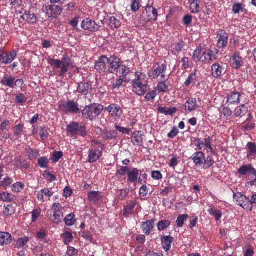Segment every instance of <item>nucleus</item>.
I'll use <instances>...</instances> for the list:
<instances>
[{
  "label": "nucleus",
  "instance_id": "a19ab883",
  "mask_svg": "<svg viewBox=\"0 0 256 256\" xmlns=\"http://www.w3.org/2000/svg\"><path fill=\"white\" fill-rule=\"evenodd\" d=\"M49 63L54 68H60L62 66V62L60 60L55 59H50Z\"/></svg>",
  "mask_w": 256,
  "mask_h": 256
},
{
  "label": "nucleus",
  "instance_id": "b1692460",
  "mask_svg": "<svg viewBox=\"0 0 256 256\" xmlns=\"http://www.w3.org/2000/svg\"><path fill=\"white\" fill-rule=\"evenodd\" d=\"M248 112V108L244 104L237 107L234 110V114L236 116L242 117Z\"/></svg>",
  "mask_w": 256,
  "mask_h": 256
},
{
  "label": "nucleus",
  "instance_id": "ddd939ff",
  "mask_svg": "<svg viewBox=\"0 0 256 256\" xmlns=\"http://www.w3.org/2000/svg\"><path fill=\"white\" fill-rule=\"evenodd\" d=\"M106 109L114 117H120L122 115V110L121 108L116 104H112Z\"/></svg>",
  "mask_w": 256,
  "mask_h": 256
},
{
  "label": "nucleus",
  "instance_id": "5fc2aeb1",
  "mask_svg": "<svg viewBox=\"0 0 256 256\" xmlns=\"http://www.w3.org/2000/svg\"><path fill=\"white\" fill-rule=\"evenodd\" d=\"M78 253V250L73 247H69L66 256H74Z\"/></svg>",
  "mask_w": 256,
  "mask_h": 256
},
{
  "label": "nucleus",
  "instance_id": "c03bdc74",
  "mask_svg": "<svg viewBox=\"0 0 256 256\" xmlns=\"http://www.w3.org/2000/svg\"><path fill=\"white\" fill-rule=\"evenodd\" d=\"M140 0H132L131 8L133 12L138 11L140 8Z\"/></svg>",
  "mask_w": 256,
  "mask_h": 256
},
{
  "label": "nucleus",
  "instance_id": "a878e982",
  "mask_svg": "<svg viewBox=\"0 0 256 256\" xmlns=\"http://www.w3.org/2000/svg\"><path fill=\"white\" fill-rule=\"evenodd\" d=\"M14 80L15 78L11 76H4L1 80V83L3 85H5L10 88H14Z\"/></svg>",
  "mask_w": 256,
  "mask_h": 256
},
{
  "label": "nucleus",
  "instance_id": "ea45409f",
  "mask_svg": "<svg viewBox=\"0 0 256 256\" xmlns=\"http://www.w3.org/2000/svg\"><path fill=\"white\" fill-rule=\"evenodd\" d=\"M233 64L236 66V68L239 67L242 65L241 58L237 53L234 54L232 58Z\"/></svg>",
  "mask_w": 256,
  "mask_h": 256
},
{
  "label": "nucleus",
  "instance_id": "aec40b11",
  "mask_svg": "<svg viewBox=\"0 0 256 256\" xmlns=\"http://www.w3.org/2000/svg\"><path fill=\"white\" fill-rule=\"evenodd\" d=\"M79 124L76 122H72L66 126V132L72 136L78 134V128Z\"/></svg>",
  "mask_w": 256,
  "mask_h": 256
},
{
  "label": "nucleus",
  "instance_id": "393cba45",
  "mask_svg": "<svg viewBox=\"0 0 256 256\" xmlns=\"http://www.w3.org/2000/svg\"><path fill=\"white\" fill-rule=\"evenodd\" d=\"M139 170L136 168H132V171L128 173V180L131 182H135L138 179Z\"/></svg>",
  "mask_w": 256,
  "mask_h": 256
},
{
  "label": "nucleus",
  "instance_id": "4c0bfd02",
  "mask_svg": "<svg viewBox=\"0 0 256 256\" xmlns=\"http://www.w3.org/2000/svg\"><path fill=\"white\" fill-rule=\"evenodd\" d=\"M110 25L111 26L112 28H118L120 26V21L117 20L114 16H111L110 18Z\"/></svg>",
  "mask_w": 256,
  "mask_h": 256
},
{
  "label": "nucleus",
  "instance_id": "bb28decb",
  "mask_svg": "<svg viewBox=\"0 0 256 256\" xmlns=\"http://www.w3.org/2000/svg\"><path fill=\"white\" fill-rule=\"evenodd\" d=\"M100 152L96 150H92L89 152L88 162L90 163H93L98 160L100 155Z\"/></svg>",
  "mask_w": 256,
  "mask_h": 256
},
{
  "label": "nucleus",
  "instance_id": "864d4df0",
  "mask_svg": "<svg viewBox=\"0 0 256 256\" xmlns=\"http://www.w3.org/2000/svg\"><path fill=\"white\" fill-rule=\"evenodd\" d=\"M23 130V126L19 124L16 126L14 130V134L15 136H20L21 132Z\"/></svg>",
  "mask_w": 256,
  "mask_h": 256
},
{
  "label": "nucleus",
  "instance_id": "de8ad7c7",
  "mask_svg": "<svg viewBox=\"0 0 256 256\" xmlns=\"http://www.w3.org/2000/svg\"><path fill=\"white\" fill-rule=\"evenodd\" d=\"M201 49L200 48H197L194 50L193 54V58L195 62H198L202 58V57L200 56L201 54Z\"/></svg>",
  "mask_w": 256,
  "mask_h": 256
},
{
  "label": "nucleus",
  "instance_id": "412c9836",
  "mask_svg": "<svg viewBox=\"0 0 256 256\" xmlns=\"http://www.w3.org/2000/svg\"><path fill=\"white\" fill-rule=\"evenodd\" d=\"M20 18L24 20L30 24H34L36 22V20L35 15L32 13H30V12H26Z\"/></svg>",
  "mask_w": 256,
  "mask_h": 256
},
{
  "label": "nucleus",
  "instance_id": "6e6552de",
  "mask_svg": "<svg viewBox=\"0 0 256 256\" xmlns=\"http://www.w3.org/2000/svg\"><path fill=\"white\" fill-rule=\"evenodd\" d=\"M108 64H109V68L108 69V71L110 73L114 74L116 73L118 67L120 64V59L115 56H111L110 58H108Z\"/></svg>",
  "mask_w": 256,
  "mask_h": 256
},
{
  "label": "nucleus",
  "instance_id": "9b49d317",
  "mask_svg": "<svg viewBox=\"0 0 256 256\" xmlns=\"http://www.w3.org/2000/svg\"><path fill=\"white\" fill-rule=\"evenodd\" d=\"M218 35L220 38L217 43L218 46L219 48H225L228 44V34L224 30H221L219 32Z\"/></svg>",
  "mask_w": 256,
  "mask_h": 256
},
{
  "label": "nucleus",
  "instance_id": "cd10ccee",
  "mask_svg": "<svg viewBox=\"0 0 256 256\" xmlns=\"http://www.w3.org/2000/svg\"><path fill=\"white\" fill-rule=\"evenodd\" d=\"M90 85L88 83L80 82L78 87L77 90L79 93H82L84 95L88 94Z\"/></svg>",
  "mask_w": 256,
  "mask_h": 256
},
{
  "label": "nucleus",
  "instance_id": "680f3d73",
  "mask_svg": "<svg viewBox=\"0 0 256 256\" xmlns=\"http://www.w3.org/2000/svg\"><path fill=\"white\" fill-rule=\"evenodd\" d=\"M124 82V78H118L117 79L115 82L113 83L112 88H119L120 86H122V84Z\"/></svg>",
  "mask_w": 256,
  "mask_h": 256
},
{
  "label": "nucleus",
  "instance_id": "58836bf2",
  "mask_svg": "<svg viewBox=\"0 0 256 256\" xmlns=\"http://www.w3.org/2000/svg\"><path fill=\"white\" fill-rule=\"evenodd\" d=\"M53 217L54 218L52 220L56 224H58L62 220L63 217V214L62 212H54Z\"/></svg>",
  "mask_w": 256,
  "mask_h": 256
},
{
  "label": "nucleus",
  "instance_id": "3c124183",
  "mask_svg": "<svg viewBox=\"0 0 256 256\" xmlns=\"http://www.w3.org/2000/svg\"><path fill=\"white\" fill-rule=\"evenodd\" d=\"M115 128H116V130H117L120 132L122 134H128L130 132V129L120 126L117 124L115 125Z\"/></svg>",
  "mask_w": 256,
  "mask_h": 256
},
{
  "label": "nucleus",
  "instance_id": "13d9d810",
  "mask_svg": "<svg viewBox=\"0 0 256 256\" xmlns=\"http://www.w3.org/2000/svg\"><path fill=\"white\" fill-rule=\"evenodd\" d=\"M28 238L26 237L19 238L17 244L18 247L24 246L28 242Z\"/></svg>",
  "mask_w": 256,
  "mask_h": 256
},
{
  "label": "nucleus",
  "instance_id": "20e7f679",
  "mask_svg": "<svg viewBox=\"0 0 256 256\" xmlns=\"http://www.w3.org/2000/svg\"><path fill=\"white\" fill-rule=\"evenodd\" d=\"M82 28L84 30L96 32L99 30L100 26L94 21L90 18H86L82 21Z\"/></svg>",
  "mask_w": 256,
  "mask_h": 256
},
{
  "label": "nucleus",
  "instance_id": "4468645a",
  "mask_svg": "<svg viewBox=\"0 0 256 256\" xmlns=\"http://www.w3.org/2000/svg\"><path fill=\"white\" fill-rule=\"evenodd\" d=\"M97 128L101 132L102 138L104 140L115 139L117 137V132L114 130H104L98 127Z\"/></svg>",
  "mask_w": 256,
  "mask_h": 256
},
{
  "label": "nucleus",
  "instance_id": "69168bd1",
  "mask_svg": "<svg viewBox=\"0 0 256 256\" xmlns=\"http://www.w3.org/2000/svg\"><path fill=\"white\" fill-rule=\"evenodd\" d=\"M44 176H46V178H47L50 182L54 181L56 178V177L52 174H50V172H45Z\"/></svg>",
  "mask_w": 256,
  "mask_h": 256
},
{
  "label": "nucleus",
  "instance_id": "c9c22d12",
  "mask_svg": "<svg viewBox=\"0 0 256 256\" xmlns=\"http://www.w3.org/2000/svg\"><path fill=\"white\" fill-rule=\"evenodd\" d=\"M188 218V215L186 214L180 215L176 221L178 227H182L184 222Z\"/></svg>",
  "mask_w": 256,
  "mask_h": 256
},
{
  "label": "nucleus",
  "instance_id": "8fccbe9b",
  "mask_svg": "<svg viewBox=\"0 0 256 256\" xmlns=\"http://www.w3.org/2000/svg\"><path fill=\"white\" fill-rule=\"evenodd\" d=\"M40 138L43 140L46 139L48 136V133L46 128L41 127L40 128Z\"/></svg>",
  "mask_w": 256,
  "mask_h": 256
},
{
  "label": "nucleus",
  "instance_id": "473e14b6",
  "mask_svg": "<svg viewBox=\"0 0 256 256\" xmlns=\"http://www.w3.org/2000/svg\"><path fill=\"white\" fill-rule=\"evenodd\" d=\"M0 199L4 201L10 202L14 200L16 197L14 195L6 192H3L0 194Z\"/></svg>",
  "mask_w": 256,
  "mask_h": 256
},
{
  "label": "nucleus",
  "instance_id": "a211bd4d",
  "mask_svg": "<svg viewBox=\"0 0 256 256\" xmlns=\"http://www.w3.org/2000/svg\"><path fill=\"white\" fill-rule=\"evenodd\" d=\"M12 241V236L8 232H0V244H8Z\"/></svg>",
  "mask_w": 256,
  "mask_h": 256
},
{
  "label": "nucleus",
  "instance_id": "603ef678",
  "mask_svg": "<svg viewBox=\"0 0 256 256\" xmlns=\"http://www.w3.org/2000/svg\"><path fill=\"white\" fill-rule=\"evenodd\" d=\"M196 75L195 72L191 74L186 81L184 84L186 86H188L194 80H196Z\"/></svg>",
  "mask_w": 256,
  "mask_h": 256
},
{
  "label": "nucleus",
  "instance_id": "49530a36",
  "mask_svg": "<svg viewBox=\"0 0 256 256\" xmlns=\"http://www.w3.org/2000/svg\"><path fill=\"white\" fill-rule=\"evenodd\" d=\"M4 213L6 216H12L14 213V208L12 206L8 204L5 208Z\"/></svg>",
  "mask_w": 256,
  "mask_h": 256
},
{
  "label": "nucleus",
  "instance_id": "7ed1b4c3",
  "mask_svg": "<svg viewBox=\"0 0 256 256\" xmlns=\"http://www.w3.org/2000/svg\"><path fill=\"white\" fill-rule=\"evenodd\" d=\"M60 108L62 110L66 112L78 113L80 111L77 102L73 100H68L63 102L60 105Z\"/></svg>",
  "mask_w": 256,
  "mask_h": 256
},
{
  "label": "nucleus",
  "instance_id": "4d7b16f0",
  "mask_svg": "<svg viewBox=\"0 0 256 256\" xmlns=\"http://www.w3.org/2000/svg\"><path fill=\"white\" fill-rule=\"evenodd\" d=\"M26 99L24 94H21L16 96V102L18 104H22L26 101Z\"/></svg>",
  "mask_w": 256,
  "mask_h": 256
},
{
  "label": "nucleus",
  "instance_id": "f8f14e48",
  "mask_svg": "<svg viewBox=\"0 0 256 256\" xmlns=\"http://www.w3.org/2000/svg\"><path fill=\"white\" fill-rule=\"evenodd\" d=\"M166 69V66L162 64L161 66H158L156 69L151 70L148 72V76L151 78H157L161 74H162Z\"/></svg>",
  "mask_w": 256,
  "mask_h": 256
},
{
  "label": "nucleus",
  "instance_id": "dca6fc26",
  "mask_svg": "<svg viewBox=\"0 0 256 256\" xmlns=\"http://www.w3.org/2000/svg\"><path fill=\"white\" fill-rule=\"evenodd\" d=\"M161 241L164 250L168 252L171 247V244L174 241V238L170 236H163L161 238Z\"/></svg>",
  "mask_w": 256,
  "mask_h": 256
},
{
  "label": "nucleus",
  "instance_id": "79ce46f5",
  "mask_svg": "<svg viewBox=\"0 0 256 256\" xmlns=\"http://www.w3.org/2000/svg\"><path fill=\"white\" fill-rule=\"evenodd\" d=\"M150 14V13H148V10H146V8L145 10L142 14V18L143 19L144 21L146 22L153 20L152 18H151L152 15Z\"/></svg>",
  "mask_w": 256,
  "mask_h": 256
},
{
  "label": "nucleus",
  "instance_id": "09e8293b",
  "mask_svg": "<svg viewBox=\"0 0 256 256\" xmlns=\"http://www.w3.org/2000/svg\"><path fill=\"white\" fill-rule=\"evenodd\" d=\"M140 132H138L137 134H134V136L132 137V140L134 142H136L138 144H140L142 142V134H140Z\"/></svg>",
  "mask_w": 256,
  "mask_h": 256
},
{
  "label": "nucleus",
  "instance_id": "39448f33",
  "mask_svg": "<svg viewBox=\"0 0 256 256\" xmlns=\"http://www.w3.org/2000/svg\"><path fill=\"white\" fill-rule=\"evenodd\" d=\"M234 198L237 204L244 208H248V204L250 203V200L246 196L242 194L240 192L234 194Z\"/></svg>",
  "mask_w": 256,
  "mask_h": 256
},
{
  "label": "nucleus",
  "instance_id": "f257e3e1",
  "mask_svg": "<svg viewBox=\"0 0 256 256\" xmlns=\"http://www.w3.org/2000/svg\"><path fill=\"white\" fill-rule=\"evenodd\" d=\"M136 72V74L137 78L132 82L133 91L139 96L144 95L149 88H148V82L146 80V76L144 74H138Z\"/></svg>",
  "mask_w": 256,
  "mask_h": 256
},
{
  "label": "nucleus",
  "instance_id": "6ab92c4d",
  "mask_svg": "<svg viewBox=\"0 0 256 256\" xmlns=\"http://www.w3.org/2000/svg\"><path fill=\"white\" fill-rule=\"evenodd\" d=\"M197 106V102L194 98H190L185 104L186 110L189 112L194 110Z\"/></svg>",
  "mask_w": 256,
  "mask_h": 256
},
{
  "label": "nucleus",
  "instance_id": "423d86ee",
  "mask_svg": "<svg viewBox=\"0 0 256 256\" xmlns=\"http://www.w3.org/2000/svg\"><path fill=\"white\" fill-rule=\"evenodd\" d=\"M16 56L15 51L11 52L9 54L4 53L0 49V61L4 64H10Z\"/></svg>",
  "mask_w": 256,
  "mask_h": 256
},
{
  "label": "nucleus",
  "instance_id": "bf43d9fd",
  "mask_svg": "<svg viewBox=\"0 0 256 256\" xmlns=\"http://www.w3.org/2000/svg\"><path fill=\"white\" fill-rule=\"evenodd\" d=\"M78 134H79L82 136H84L86 135L87 133L86 132V130L85 128V126H80L78 127Z\"/></svg>",
  "mask_w": 256,
  "mask_h": 256
},
{
  "label": "nucleus",
  "instance_id": "338daca9",
  "mask_svg": "<svg viewBox=\"0 0 256 256\" xmlns=\"http://www.w3.org/2000/svg\"><path fill=\"white\" fill-rule=\"evenodd\" d=\"M156 96V92L152 90L146 96V98L147 100L149 101L150 100L154 99Z\"/></svg>",
  "mask_w": 256,
  "mask_h": 256
},
{
  "label": "nucleus",
  "instance_id": "2eb2a0df",
  "mask_svg": "<svg viewBox=\"0 0 256 256\" xmlns=\"http://www.w3.org/2000/svg\"><path fill=\"white\" fill-rule=\"evenodd\" d=\"M192 159L196 165L202 166L204 164L205 157L202 152H199L192 155Z\"/></svg>",
  "mask_w": 256,
  "mask_h": 256
},
{
  "label": "nucleus",
  "instance_id": "f03ea898",
  "mask_svg": "<svg viewBox=\"0 0 256 256\" xmlns=\"http://www.w3.org/2000/svg\"><path fill=\"white\" fill-rule=\"evenodd\" d=\"M104 107L102 105L92 104L86 106L82 111V115L86 118L90 120L96 119L103 110Z\"/></svg>",
  "mask_w": 256,
  "mask_h": 256
},
{
  "label": "nucleus",
  "instance_id": "f704fd0d",
  "mask_svg": "<svg viewBox=\"0 0 256 256\" xmlns=\"http://www.w3.org/2000/svg\"><path fill=\"white\" fill-rule=\"evenodd\" d=\"M146 10H148V13H150L151 18H152L154 20L157 19L158 12L156 8L151 6H146Z\"/></svg>",
  "mask_w": 256,
  "mask_h": 256
},
{
  "label": "nucleus",
  "instance_id": "2f4dec72",
  "mask_svg": "<svg viewBox=\"0 0 256 256\" xmlns=\"http://www.w3.org/2000/svg\"><path fill=\"white\" fill-rule=\"evenodd\" d=\"M200 2L198 0H194L190 4V10L192 13H198L200 12Z\"/></svg>",
  "mask_w": 256,
  "mask_h": 256
},
{
  "label": "nucleus",
  "instance_id": "f3484780",
  "mask_svg": "<svg viewBox=\"0 0 256 256\" xmlns=\"http://www.w3.org/2000/svg\"><path fill=\"white\" fill-rule=\"evenodd\" d=\"M240 95L239 92H232L228 96L227 102L229 104H238L240 102Z\"/></svg>",
  "mask_w": 256,
  "mask_h": 256
},
{
  "label": "nucleus",
  "instance_id": "4be33fe9",
  "mask_svg": "<svg viewBox=\"0 0 256 256\" xmlns=\"http://www.w3.org/2000/svg\"><path fill=\"white\" fill-rule=\"evenodd\" d=\"M154 223V220H148L146 222H143L142 226V228L143 229V231L144 234L146 235H148L150 234L151 230L154 228L153 224Z\"/></svg>",
  "mask_w": 256,
  "mask_h": 256
},
{
  "label": "nucleus",
  "instance_id": "e433bc0d",
  "mask_svg": "<svg viewBox=\"0 0 256 256\" xmlns=\"http://www.w3.org/2000/svg\"><path fill=\"white\" fill-rule=\"evenodd\" d=\"M170 224V222L168 220L160 221L158 224V230H162L168 227Z\"/></svg>",
  "mask_w": 256,
  "mask_h": 256
},
{
  "label": "nucleus",
  "instance_id": "5701e85b",
  "mask_svg": "<svg viewBox=\"0 0 256 256\" xmlns=\"http://www.w3.org/2000/svg\"><path fill=\"white\" fill-rule=\"evenodd\" d=\"M222 67L218 63L214 64L212 66V74L214 78H218L222 72Z\"/></svg>",
  "mask_w": 256,
  "mask_h": 256
},
{
  "label": "nucleus",
  "instance_id": "9d476101",
  "mask_svg": "<svg viewBox=\"0 0 256 256\" xmlns=\"http://www.w3.org/2000/svg\"><path fill=\"white\" fill-rule=\"evenodd\" d=\"M62 69L60 72V76H64L68 72V67L71 66L72 60L70 58L66 56H64L62 60Z\"/></svg>",
  "mask_w": 256,
  "mask_h": 256
},
{
  "label": "nucleus",
  "instance_id": "c85d7f7f",
  "mask_svg": "<svg viewBox=\"0 0 256 256\" xmlns=\"http://www.w3.org/2000/svg\"><path fill=\"white\" fill-rule=\"evenodd\" d=\"M248 152V158H250L256 154V144L254 143L250 142L246 145Z\"/></svg>",
  "mask_w": 256,
  "mask_h": 256
},
{
  "label": "nucleus",
  "instance_id": "c756f323",
  "mask_svg": "<svg viewBox=\"0 0 256 256\" xmlns=\"http://www.w3.org/2000/svg\"><path fill=\"white\" fill-rule=\"evenodd\" d=\"M116 73L118 76L126 77L129 72V68L124 66L120 65Z\"/></svg>",
  "mask_w": 256,
  "mask_h": 256
},
{
  "label": "nucleus",
  "instance_id": "72a5a7b5",
  "mask_svg": "<svg viewBox=\"0 0 256 256\" xmlns=\"http://www.w3.org/2000/svg\"><path fill=\"white\" fill-rule=\"evenodd\" d=\"M74 218V214H73L68 215L64 220L66 224L69 226L73 225L76 222Z\"/></svg>",
  "mask_w": 256,
  "mask_h": 256
},
{
  "label": "nucleus",
  "instance_id": "1a4fd4ad",
  "mask_svg": "<svg viewBox=\"0 0 256 256\" xmlns=\"http://www.w3.org/2000/svg\"><path fill=\"white\" fill-rule=\"evenodd\" d=\"M108 62V58L103 56H100L96 62L95 68L98 72H104L106 70V64Z\"/></svg>",
  "mask_w": 256,
  "mask_h": 256
},
{
  "label": "nucleus",
  "instance_id": "774afa93",
  "mask_svg": "<svg viewBox=\"0 0 256 256\" xmlns=\"http://www.w3.org/2000/svg\"><path fill=\"white\" fill-rule=\"evenodd\" d=\"M242 5L238 3L234 5L232 7V10L235 14L240 12V10L242 9Z\"/></svg>",
  "mask_w": 256,
  "mask_h": 256
},
{
  "label": "nucleus",
  "instance_id": "0eeeda50",
  "mask_svg": "<svg viewBox=\"0 0 256 256\" xmlns=\"http://www.w3.org/2000/svg\"><path fill=\"white\" fill-rule=\"evenodd\" d=\"M46 13L48 18H55L61 14L62 8L56 5H51L46 7Z\"/></svg>",
  "mask_w": 256,
  "mask_h": 256
},
{
  "label": "nucleus",
  "instance_id": "e2e57ef3",
  "mask_svg": "<svg viewBox=\"0 0 256 256\" xmlns=\"http://www.w3.org/2000/svg\"><path fill=\"white\" fill-rule=\"evenodd\" d=\"M98 192L94 191L90 192L88 194V198L90 200L95 201L96 199L98 196Z\"/></svg>",
  "mask_w": 256,
  "mask_h": 256
},
{
  "label": "nucleus",
  "instance_id": "6e6d98bb",
  "mask_svg": "<svg viewBox=\"0 0 256 256\" xmlns=\"http://www.w3.org/2000/svg\"><path fill=\"white\" fill-rule=\"evenodd\" d=\"M24 188V185L20 182H16L13 185L12 190L16 192H20Z\"/></svg>",
  "mask_w": 256,
  "mask_h": 256
},
{
  "label": "nucleus",
  "instance_id": "a18cd8bd",
  "mask_svg": "<svg viewBox=\"0 0 256 256\" xmlns=\"http://www.w3.org/2000/svg\"><path fill=\"white\" fill-rule=\"evenodd\" d=\"M135 204L131 203L128 205L126 206L124 208L125 212L124 214H131L135 207Z\"/></svg>",
  "mask_w": 256,
  "mask_h": 256
},
{
  "label": "nucleus",
  "instance_id": "37998d69",
  "mask_svg": "<svg viewBox=\"0 0 256 256\" xmlns=\"http://www.w3.org/2000/svg\"><path fill=\"white\" fill-rule=\"evenodd\" d=\"M48 160L44 157L41 158L38 160V164L42 168H46L48 166Z\"/></svg>",
  "mask_w": 256,
  "mask_h": 256
},
{
  "label": "nucleus",
  "instance_id": "7c9ffc66",
  "mask_svg": "<svg viewBox=\"0 0 256 256\" xmlns=\"http://www.w3.org/2000/svg\"><path fill=\"white\" fill-rule=\"evenodd\" d=\"M253 170L254 168L250 165H244L238 169V172L242 175H246Z\"/></svg>",
  "mask_w": 256,
  "mask_h": 256
},
{
  "label": "nucleus",
  "instance_id": "0e129e2a",
  "mask_svg": "<svg viewBox=\"0 0 256 256\" xmlns=\"http://www.w3.org/2000/svg\"><path fill=\"white\" fill-rule=\"evenodd\" d=\"M158 88L160 92H165L168 90V86L165 82H160L158 85Z\"/></svg>",
  "mask_w": 256,
  "mask_h": 256
},
{
  "label": "nucleus",
  "instance_id": "052dcab7",
  "mask_svg": "<svg viewBox=\"0 0 256 256\" xmlns=\"http://www.w3.org/2000/svg\"><path fill=\"white\" fill-rule=\"evenodd\" d=\"M222 113L224 116L228 118L232 116V112L230 108L226 107L223 108Z\"/></svg>",
  "mask_w": 256,
  "mask_h": 256
}]
</instances>
